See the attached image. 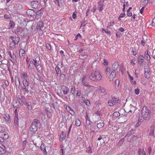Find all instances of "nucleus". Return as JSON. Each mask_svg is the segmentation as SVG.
Instances as JSON below:
<instances>
[{"label": "nucleus", "instance_id": "obj_1", "mask_svg": "<svg viewBox=\"0 0 155 155\" xmlns=\"http://www.w3.org/2000/svg\"><path fill=\"white\" fill-rule=\"evenodd\" d=\"M151 112L147 107L144 106L141 111V116L143 119L146 120H149L151 117Z\"/></svg>", "mask_w": 155, "mask_h": 155}, {"label": "nucleus", "instance_id": "obj_2", "mask_svg": "<svg viewBox=\"0 0 155 155\" xmlns=\"http://www.w3.org/2000/svg\"><path fill=\"white\" fill-rule=\"evenodd\" d=\"M101 75L98 71H95L91 73L89 75V79L93 81H97L101 79Z\"/></svg>", "mask_w": 155, "mask_h": 155}, {"label": "nucleus", "instance_id": "obj_3", "mask_svg": "<svg viewBox=\"0 0 155 155\" xmlns=\"http://www.w3.org/2000/svg\"><path fill=\"white\" fill-rule=\"evenodd\" d=\"M144 75L147 78H149L150 77V69L148 65L144 67Z\"/></svg>", "mask_w": 155, "mask_h": 155}, {"label": "nucleus", "instance_id": "obj_4", "mask_svg": "<svg viewBox=\"0 0 155 155\" xmlns=\"http://www.w3.org/2000/svg\"><path fill=\"white\" fill-rule=\"evenodd\" d=\"M30 4L31 7L34 8H37L40 6L39 2L36 1L31 2Z\"/></svg>", "mask_w": 155, "mask_h": 155}, {"label": "nucleus", "instance_id": "obj_5", "mask_svg": "<svg viewBox=\"0 0 155 155\" xmlns=\"http://www.w3.org/2000/svg\"><path fill=\"white\" fill-rule=\"evenodd\" d=\"M104 0H100L98 2L97 8L100 12H101L104 9Z\"/></svg>", "mask_w": 155, "mask_h": 155}, {"label": "nucleus", "instance_id": "obj_6", "mask_svg": "<svg viewBox=\"0 0 155 155\" xmlns=\"http://www.w3.org/2000/svg\"><path fill=\"white\" fill-rule=\"evenodd\" d=\"M9 39H11L12 40V42L14 43L15 44H18L19 41V38L18 37H17L16 36H11L9 37Z\"/></svg>", "mask_w": 155, "mask_h": 155}, {"label": "nucleus", "instance_id": "obj_7", "mask_svg": "<svg viewBox=\"0 0 155 155\" xmlns=\"http://www.w3.org/2000/svg\"><path fill=\"white\" fill-rule=\"evenodd\" d=\"M38 130V125L31 124L30 127V130L33 133L35 132Z\"/></svg>", "mask_w": 155, "mask_h": 155}, {"label": "nucleus", "instance_id": "obj_8", "mask_svg": "<svg viewBox=\"0 0 155 155\" xmlns=\"http://www.w3.org/2000/svg\"><path fill=\"white\" fill-rule=\"evenodd\" d=\"M81 82H82L83 85L86 86H90V83L89 82V80L85 79V77H84L82 78Z\"/></svg>", "mask_w": 155, "mask_h": 155}, {"label": "nucleus", "instance_id": "obj_9", "mask_svg": "<svg viewBox=\"0 0 155 155\" xmlns=\"http://www.w3.org/2000/svg\"><path fill=\"white\" fill-rule=\"evenodd\" d=\"M61 90L63 91L64 94H67L68 91H69V89L68 87L64 86L62 85L61 87Z\"/></svg>", "mask_w": 155, "mask_h": 155}, {"label": "nucleus", "instance_id": "obj_10", "mask_svg": "<svg viewBox=\"0 0 155 155\" xmlns=\"http://www.w3.org/2000/svg\"><path fill=\"white\" fill-rule=\"evenodd\" d=\"M144 56L142 55H140L138 58V64L140 65H142L144 61Z\"/></svg>", "mask_w": 155, "mask_h": 155}, {"label": "nucleus", "instance_id": "obj_11", "mask_svg": "<svg viewBox=\"0 0 155 155\" xmlns=\"http://www.w3.org/2000/svg\"><path fill=\"white\" fill-rule=\"evenodd\" d=\"M155 130V127L154 126H151L150 128V132L149 135L150 136H153L154 138V131Z\"/></svg>", "mask_w": 155, "mask_h": 155}, {"label": "nucleus", "instance_id": "obj_12", "mask_svg": "<svg viewBox=\"0 0 155 155\" xmlns=\"http://www.w3.org/2000/svg\"><path fill=\"white\" fill-rule=\"evenodd\" d=\"M40 148L41 150L42 151L44 155H46L47 152L46 149L45 145L44 143H42L40 146Z\"/></svg>", "mask_w": 155, "mask_h": 155}, {"label": "nucleus", "instance_id": "obj_13", "mask_svg": "<svg viewBox=\"0 0 155 155\" xmlns=\"http://www.w3.org/2000/svg\"><path fill=\"white\" fill-rule=\"evenodd\" d=\"M43 27V23L41 21H39L38 22L37 25V31H39Z\"/></svg>", "mask_w": 155, "mask_h": 155}, {"label": "nucleus", "instance_id": "obj_14", "mask_svg": "<svg viewBox=\"0 0 155 155\" xmlns=\"http://www.w3.org/2000/svg\"><path fill=\"white\" fill-rule=\"evenodd\" d=\"M42 14L43 13L41 12V10H38L36 13V18L37 19H39L41 17Z\"/></svg>", "mask_w": 155, "mask_h": 155}, {"label": "nucleus", "instance_id": "obj_15", "mask_svg": "<svg viewBox=\"0 0 155 155\" xmlns=\"http://www.w3.org/2000/svg\"><path fill=\"white\" fill-rule=\"evenodd\" d=\"M15 85L17 86H19L20 84V82L19 81V78L18 76L16 75L15 78Z\"/></svg>", "mask_w": 155, "mask_h": 155}, {"label": "nucleus", "instance_id": "obj_16", "mask_svg": "<svg viewBox=\"0 0 155 155\" xmlns=\"http://www.w3.org/2000/svg\"><path fill=\"white\" fill-rule=\"evenodd\" d=\"M22 89L23 91V93L25 94L26 93L28 94L29 92L28 87L22 86Z\"/></svg>", "mask_w": 155, "mask_h": 155}, {"label": "nucleus", "instance_id": "obj_17", "mask_svg": "<svg viewBox=\"0 0 155 155\" xmlns=\"http://www.w3.org/2000/svg\"><path fill=\"white\" fill-rule=\"evenodd\" d=\"M20 104V103L19 100L17 99L13 101V106L14 107H18Z\"/></svg>", "mask_w": 155, "mask_h": 155}, {"label": "nucleus", "instance_id": "obj_18", "mask_svg": "<svg viewBox=\"0 0 155 155\" xmlns=\"http://www.w3.org/2000/svg\"><path fill=\"white\" fill-rule=\"evenodd\" d=\"M25 51L24 49L22 48L20 49L19 50V56L21 57L24 56L25 55Z\"/></svg>", "mask_w": 155, "mask_h": 155}, {"label": "nucleus", "instance_id": "obj_19", "mask_svg": "<svg viewBox=\"0 0 155 155\" xmlns=\"http://www.w3.org/2000/svg\"><path fill=\"white\" fill-rule=\"evenodd\" d=\"M119 64L118 62H114L112 65V68L114 69V70H116L118 68Z\"/></svg>", "mask_w": 155, "mask_h": 155}, {"label": "nucleus", "instance_id": "obj_20", "mask_svg": "<svg viewBox=\"0 0 155 155\" xmlns=\"http://www.w3.org/2000/svg\"><path fill=\"white\" fill-rule=\"evenodd\" d=\"M34 13V11L31 9L27 10L26 11V13L28 16H32Z\"/></svg>", "mask_w": 155, "mask_h": 155}, {"label": "nucleus", "instance_id": "obj_21", "mask_svg": "<svg viewBox=\"0 0 155 155\" xmlns=\"http://www.w3.org/2000/svg\"><path fill=\"white\" fill-rule=\"evenodd\" d=\"M147 61H150V57L148 53V51H146L145 53L144 57Z\"/></svg>", "mask_w": 155, "mask_h": 155}, {"label": "nucleus", "instance_id": "obj_22", "mask_svg": "<svg viewBox=\"0 0 155 155\" xmlns=\"http://www.w3.org/2000/svg\"><path fill=\"white\" fill-rule=\"evenodd\" d=\"M116 70H113L110 74V78H114L116 76Z\"/></svg>", "mask_w": 155, "mask_h": 155}, {"label": "nucleus", "instance_id": "obj_23", "mask_svg": "<svg viewBox=\"0 0 155 155\" xmlns=\"http://www.w3.org/2000/svg\"><path fill=\"white\" fill-rule=\"evenodd\" d=\"M128 76L129 77V79L131 82V83L132 84H133V85L135 84H136V82L134 80L133 77L131 76L129 73H128Z\"/></svg>", "mask_w": 155, "mask_h": 155}, {"label": "nucleus", "instance_id": "obj_24", "mask_svg": "<svg viewBox=\"0 0 155 155\" xmlns=\"http://www.w3.org/2000/svg\"><path fill=\"white\" fill-rule=\"evenodd\" d=\"M9 27L8 29H10L12 28H13L15 25V24L13 21H10V22L9 24Z\"/></svg>", "mask_w": 155, "mask_h": 155}, {"label": "nucleus", "instance_id": "obj_25", "mask_svg": "<svg viewBox=\"0 0 155 155\" xmlns=\"http://www.w3.org/2000/svg\"><path fill=\"white\" fill-rule=\"evenodd\" d=\"M22 83L23 84V86L28 87L29 83L27 79L22 80Z\"/></svg>", "mask_w": 155, "mask_h": 155}, {"label": "nucleus", "instance_id": "obj_26", "mask_svg": "<svg viewBox=\"0 0 155 155\" xmlns=\"http://www.w3.org/2000/svg\"><path fill=\"white\" fill-rule=\"evenodd\" d=\"M75 91H76L75 87L74 86H72L71 89L70 94H73L74 95L75 94Z\"/></svg>", "mask_w": 155, "mask_h": 155}, {"label": "nucleus", "instance_id": "obj_27", "mask_svg": "<svg viewBox=\"0 0 155 155\" xmlns=\"http://www.w3.org/2000/svg\"><path fill=\"white\" fill-rule=\"evenodd\" d=\"M28 77V75L27 73L24 72L22 74V76L21 77V78L22 80H23L27 79Z\"/></svg>", "mask_w": 155, "mask_h": 155}, {"label": "nucleus", "instance_id": "obj_28", "mask_svg": "<svg viewBox=\"0 0 155 155\" xmlns=\"http://www.w3.org/2000/svg\"><path fill=\"white\" fill-rule=\"evenodd\" d=\"M18 115H15L14 117V123L15 125H18Z\"/></svg>", "mask_w": 155, "mask_h": 155}, {"label": "nucleus", "instance_id": "obj_29", "mask_svg": "<svg viewBox=\"0 0 155 155\" xmlns=\"http://www.w3.org/2000/svg\"><path fill=\"white\" fill-rule=\"evenodd\" d=\"M60 69L59 67H56L55 68V70L58 76H59V75H60L61 73Z\"/></svg>", "mask_w": 155, "mask_h": 155}, {"label": "nucleus", "instance_id": "obj_30", "mask_svg": "<svg viewBox=\"0 0 155 155\" xmlns=\"http://www.w3.org/2000/svg\"><path fill=\"white\" fill-rule=\"evenodd\" d=\"M86 124L87 125H88L90 124L91 121L90 120V118L88 117L87 114L86 113Z\"/></svg>", "mask_w": 155, "mask_h": 155}, {"label": "nucleus", "instance_id": "obj_31", "mask_svg": "<svg viewBox=\"0 0 155 155\" xmlns=\"http://www.w3.org/2000/svg\"><path fill=\"white\" fill-rule=\"evenodd\" d=\"M66 135V134L64 132L62 131L61 132V134L60 135V138H61L62 140H64Z\"/></svg>", "mask_w": 155, "mask_h": 155}, {"label": "nucleus", "instance_id": "obj_32", "mask_svg": "<svg viewBox=\"0 0 155 155\" xmlns=\"http://www.w3.org/2000/svg\"><path fill=\"white\" fill-rule=\"evenodd\" d=\"M104 126V124L103 122H100L97 124V126L98 128H101Z\"/></svg>", "mask_w": 155, "mask_h": 155}, {"label": "nucleus", "instance_id": "obj_33", "mask_svg": "<svg viewBox=\"0 0 155 155\" xmlns=\"http://www.w3.org/2000/svg\"><path fill=\"white\" fill-rule=\"evenodd\" d=\"M4 117L5 120H6V121L7 120L8 121V122L10 121V120H9L10 119V115L8 114H6L5 115Z\"/></svg>", "mask_w": 155, "mask_h": 155}, {"label": "nucleus", "instance_id": "obj_34", "mask_svg": "<svg viewBox=\"0 0 155 155\" xmlns=\"http://www.w3.org/2000/svg\"><path fill=\"white\" fill-rule=\"evenodd\" d=\"M87 57V54H80L79 55V58L81 59H84L86 58Z\"/></svg>", "mask_w": 155, "mask_h": 155}, {"label": "nucleus", "instance_id": "obj_35", "mask_svg": "<svg viewBox=\"0 0 155 155\" xmlns=\"http://www.w3.org/2000/svg\"><path fill=\"white\" fill-rule=\"evenodd\" d=\"M23 104L27 106V108L28 110H31L32 109V106L31 104H29L26 102H24Z\"/></svg>", "mask_w": 155, "mask_h": 155}, {"label": "nucleus", "instance_id": "obj_36", "mask_svg": "<svg viewBox=\"0 0 155 155\" xmlns=\"http://www.w3.org/2000/svg\"><path fill=\"white\" fill-rule=\"evenodd\" d=\"M15 44L11 42L9 45V47L11 49H14L15 47Z\"/></svg>", "mask_w": 155, "mask_h": 155}, {"label": "nucleus", "instance_id": "obj_37", "mask_svg": "<svg viewBox=\"0 0 155 155\" xmlns=\"http://www.w3.org/2000/svg\"><path fill=\"white\" fill-rule=\"evenodd\" d=\"M75 125L77 126H79L81 124V122L80 120L79 119H77L75 120Z\"/></svg>", "mask_w": 155, "mask_h": 155}, {"label": "nucleus", "instance_id": "obj_38", "mask_svg": "<svg viewBox=\"0 0 155 155\" xmlns=\"http://www.w3.org/2000/svg\"><path fill=\"white\" fill-rule=\"evenodd\" d=\"M39 123L40 121L39 120L37 119H35L33 120L32 124L37 125V124Z\"/></svg>", "mask_w": 155, "mask_h": 155}, {"label": "nucleus", "instance_id": "obj_39", "mask_svg": "<svg viewBox=\"0 0 155 155\" xmlns=\"http://www.w3.org/2000/svg\"><path fill=\"white\" fill-rule=\"evenodd\" d=\"M142 122V121L141 120V119L139 118L137 123L135 125V127H139L141 124Z\"/></svg>", "mask_w": 155, "mask_h": 155}, {"label": "nucleus", "instance_id": "obj_40", "mask_svg": "<svg viewBox=\"0 0 155 155\" xmlns=\"http://www.w3.org/2000/svg\"><path fill=\"white\" fill-rule=\"evenodd\" d=\"M6 150L0 146V154H3L6 153Z\"/></svg>", "mask_w": 155, "mask_h": 155}, {"label": "nucleus", "instance_id": "obj_41", "mask_svg": "<svg viewBox=\"0 0 155 155\" xmlns=\"http://www.w3.org/2000/svg\"><path fill=\"white\" fill-rule=\"evenodd\" d=\"M35 67L38 71H40L42 70V68L40 65L38 64Z\"/></svg>", "mask_w": 155, "mask_h": 155}, {"label": "nucleus", "instance_id": "obj_42", "mask_svg": "<svg viewBox=\"0 0 155 155\" xmlns=\"http://www.w3.org/2000/svg\"><path fill=\"white\" fill-rule=\"evenodd\" d=\"M76 96L78 97H79L81 94V91L80 90H76Z\"/></svg>", "mask_w": 155, "mask_h": 155}, {"label": "nucleus", "instance_id": "obj_43", "mask_svg": "<svg viewBox=\"0 0 155 155\" xmlns=\"http://www.w3.org/2000/svg\"><path fill=\"white\" fill-rule=\"evenodd\" d=\"M19 98L23 104L24 102H25V100L26 99L24 96H21L20 97H19Z\"/></svg>", "mask_w": 155, "mask_h": 155}, {"label": "nucleus", "instance_id": "obj_44", "mask_svg": "<svg viewBox=\"0 0 155 155\" xmlns=\"http://www.w3.org/2000/svg\"><path fill=\"white\" fill-rule=\"evenodd\" d=\"M2 135L5 140H6L8 138V135L7 134H3Z\"/></svg>", "mask_w": 155, "mask_h": 155}, {"label": "nucleus", "instance_id": "obj_45", "mask_svg": "<svg viewBox=\"0 0 155 155\" xmlns=\"http://www.w3.org/2000/svg\"><path fill=\"white\" fill-rule=\"evenodd\" d=\"M5 130L4 127L2 126H0V132L1 133L4 132Z\"/></svg>", "mask_w": 155, "mask_h": 155}, {"label": "nucleus", "instance_id": "obj_46", "mask_svg": "<svg viewBox=\"0 0 155 155\" xmlns=\"http://www.w3.org/2000/svg\"><path fill=\"white\" fill-rule=\"evenodd\" d=\"M113 115L116 117H118L120 116V114L118 112H115L113 114Z\"/></svg>", "mask_w": 155, "mask_h": 155}, {"label": "nucleus", "instance_id": "obj_47", "mask_svg": "<svg viewBox=\"0 0 155 155\" xmlns=\"http://www.w3.org/2000/svg\"><path fill=\"white\" fill-rule=\"evenodd\" d=\"M59 75L60 76V79H61L62 80H64L65 79V74H61L60 75Z\"/></svg>", "mask_w": 155, "mask_h": 155}, {"label": "nucleus", "instance_id": "obj_48", "mask_svg": "<svg viewBox=\"0 0 155 155\" xmlns=\"http://www.w3.org/2000/svg\"><path fill=\"white\" fill-rule=\"evenodd\" d=\"M112 101L115 104L118 102V99L117 98L113 97Z\"/></svg>", "mask_w": 155, "mask_h": 155}, {"label": "nucleus", "instance_id": "obj_49", "mask_svg": "<svg viewBox=\"0 0 155 155\" xmlns=\"http://www.w3.org/2000/svg\"><path fill=\"white\" fill-rule=\"evenodd\" d=\"M108 103L109 105L110 106H112L115 104L112 100L109 101Z\"/></svg>", "mask_w": 155, "mask_h": 155}, {"label": "nucleus", "instance_id": "obj_50", "mask_svg": "<svg viewBox=\"0 0 155 155\" xmlns=\"http://www.w3.org/2000/svg\"><path fill=\"white\" fill-rule=\"evenodd\" d=\"M46 114L47 115V117L49 118H50L51 117V114L50 112L48 111V110L47 111Z\"/></svg>", "mask_w": 155, "mask_h": 155}, {"label": "nucleus", "instance_id": "obj_51", "mask_svg": "<svg viewBox=\"0 0 155 155\" xmlns=\"http://www.w3.org/2000/svg\"><path fill=\"white\" fill-rule=\"evenodd\" d=\"M81 35L79 34L78 33L75 37L74 40H76L78 38H81Z\"/></svg>", "mask_w": 155, "mask_h": 155}, {"label": "nucleus", "instance_id": "obj_52", "mask_svg": "<svg viewBox=\"0 0 155 155\" xmlns=\"http://www.w3.org/2000/svg\"><path fill=\"white\" fill-rule=\"evenodd\" d=\"M111 69L109 67H107L105 70V72L107 74H109L110 71Z\"/></svg>", "mask_w": 155, "mask_h": 155}, {"label": "nucleus", "instance_id": "obj_53", "mask_svg": "<svg viewBox=\"0 0 155 155\" xmlns=\"http://www.w3.org/2000/svg\"><path fill=\"white\" fill-rule=\"evenodd\" d=\"M87 24V23L86 22V21L84 19V20L81 22V27L82 26L83 27H85V25Z\"/></svg>", "mask_w": 155, "mask_h": 155}, {"label": "nucleus", "instance_id": "obj_54", "mask_svg": "<svg viewBox=\"0 0 155 155\" xmlns=\"http://www.w3.org/2000/svg\"><path fill=\"white\" fill-rule=\"evenodd\" d=\"M115 84L116 86L118 87L119 84V81L118 80H116L115 81Z\"/></svg>", "mask_w": 155, "mask_h": 155}, {"label": "nucleus", "instance_id": "obj_55", "mask_svg": "<svg viewBox=\"0 0 155 155\" xmlns=\"http://www.w3.org/2000/svg\"><path fill=\"white\" fill-rule=\"evenodd\" d=\"M38 79L40 81L44 82L45 80L43 77L39 76H38Z\"/></svg>", "mask_w": 155, "mask_h": 155}, {"label": "nucleus", "instance_id": "obj_56", "mask_svg": "<svg viewBox=\"0 0 155 155\" xmlns=\"http://www.w3.org/2000/svg\"><path fill=\"white\" fill-rule=\"evenodd\" d=\"M59 152L61 154V155H64L65 154V152L64 151L63 149H60Z\"/></svg>", "mask_w": 155, "mask_h": 155}, {"label": "nucleus", "instance_id": "obj_57", "mask_svg": "<svg viewBox=\"0 0 155 155\" xmlns=\"http://www.w3.org/2000/svg\"><path fill=\"white\" fill-rule=\"evenodd\" d=\"M122 35L121 33L119 32H117L116 34V36L117 38H120Z\"/></svg>", "mask_w": 155, "mask_h": 155}, {"label": "nucleus", "instance_id": "obj_58", "mask_svg": "<svg viewBox=\"0 0 155 155\" xmlns=\"http://www.w3.org/2000/svg\"><path fill=\"white\" fill-rule=\"evenodd\" d=\"M151 25L152 26L155 27V18H154L152 20Z\"/></svg>", "mask_w": 155, "mask_h": 155}, {"label": "nucleus", "instance_id": "obj_59", "mask_svg": "<svg viewBox=\"0 0 155 155\" xmlns=\"http://www.w3.org/2000/svg\"><path fill=\"white\" fill-rule=\"evenodd\" d=\"M33 60L34 62V63H33V64H34V65L35 66V67L37 65H37L38 63L37 62V61L36 59L35 58V59H33Z\"/></svg>", "mask_w": 155, "mask_h": 155}, {"label": "nucleus", "instance_id": "obj_60", "mask_svg": "<svg viewBox=\"0 0 155 155\" xmlns=\"http://www.w3.org/2000/svg\"><path fill=\"white\" fill-rule=\"evenodd\" d=\"M148 1L147 0H143V3L144 4V5L146 6L147 5L148 3Z\"/></svg>", "mask_w": 155, "mask_h": 155}, {"label": "nucleus", "instance_id": "obj_61", "mask_svg": "<svg viewBox=\"0 0 155 155\" xmlns=\"http://www.w3.org/2000/svg\"><path fill=\"white\" fill-rule=\"evenodd\" d=\"M127 15L128 16L131 17L132 16V12H130V11H127Z\"/></svg>", "mask_w": 155, "mask_h": 155}, {"label": "nucleus", "instance_id": "obj_62", "mask_svg": "<svg viewBox=\"0 0 155 155\" xmlns=\"http://www.w3.org/2000/svg\"><path fill=\"white\" fill-rule=\"evenodd\" d=\"M135 93L137 95L139 93V90L137 88H136L134 91Z\"/></svg>", "mask_w": 155, "mask_h": 155}, {"label": "nucleus", "instance_id": "obj_63", "mask_svg": "<svg viewBox=\"0 0 155 155\" xmlns=\"http://www.w3.org/2000/svg\"><path fill=\"white\" fill-rule=\"evenodd\" d=\"M46 47L47 48L48 50H50L51 49V47L49 44H46Z\"/></svg>", "mask_w": 155, "mask_h": 155}, {"label": "nucleus", "instance_id": "obj_64", "mask_svg": "<svg viewBox=\"0 0 155 155\" xmlns=\"http://www.w3.org/2000/svg\"><path fill=\"white\" fill-rule=\"evenodd\" d=\"M104 62L103 63V64L104 65H107L108 64V61L106 59H104Z\"/></svg>", "mask_w": 155, "mask_h": 155}]
</instances>
